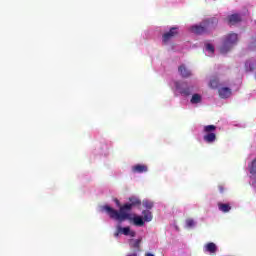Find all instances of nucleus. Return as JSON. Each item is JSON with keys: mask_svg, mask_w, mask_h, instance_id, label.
Masks as SVG:
<instances>
[{"mask_svg": "<svg viewBox=\"0 0 256 256\" xmlns=\"http://www.w3.org/2000/svg\"><path fill=\"white\" fill-rule=\"evenodd\" d=\"M190 103H192L193 105H196L197 103H201V95L199 94L192 95Z\"/></svg>", "mask_w": 256, "mask_h": 256, "instance_id": "obj_17", "label": "nucleus"}, {"mask_svg": "<svg viewBox=\"0 0 256 256\" xmlns=\"http://www.w3.org/2000/svg\"><path fill=\"white\" fill-rule=\"evenodd\" d=\"M216 130H217V126L215 125L204 126L203 131L206 134L203 136V140L206 143H215V141H217V134H215Z\"/></svg>", "mask_w": 256, "mask_h": 256, "instance_id": "obj_4", "label": "nucleus"}, {"mask_svg": "<svg viewBox=\"0 0 256 256\" xmlns=\"http://www.w3.org/2000/svg\"><path fill=\"white\" fill-rule=\"evenodd\" d=\"M206 251H208V253H217V245L213 242H209L206 245Z\"/></svg>", "mask_w": 256, "mask_h": 256, "instance_id": "obj_15", "label": "nucleus"}, {"mask_svg": "<svg viewBox=\"0 0 256 256\" xmlns=\"http://www.w3.org/2000/svg\"><path fill=\"white\" fill-rule=\"evenodd\" d=\"M207 51H210V53H215V47L211 44H206Z\"/></svg>", "mask_w": 256, "mask_h": 256, "instance_id": "obj_22", "label": "nucleus"}, {"mask_svg": "<svg viewBox=\"0 0 256 256\" xmlns=\"http://www.w3.org/2000/svg\"><path fill=\"white\" fill-rule=\"evenodd\" d=\"M238 41V36L235 33H230L226 36L222 47H220V53L225 55V53H229L231 51V47L235 45Z\"/></svg>", "mask_w": 256, "mask_h": 256, "instance_id": "obj_3", "label": "nucleus"}, {"mask_svg": "<svg viewBox=\"0 0 256 256\" xmlns=\"http://www.w3.org/2000/svg\"><path fill=\"white\" fill-rule=\"evenodd\" d=\"M127 256H137V253L128 254Z\"/></svg>", "mask_w": 256, "mask_h": 256, "instance_id": "obj_27", "label": "nucleus"}, {"mask_svg": "<svg viewBox=\"0 0 256 256\" xmlns=\"http://www.w3.org/2000/svg\"><path fill=\"white\" fill-rule=\"evenodd\" d=\"M142 215H143L144 221H146L147 223L153 221V213H151V211H149V210H144V211L142 212Z\"/></svg>", "mask_w": 256, "mask_h": 256, "instance_id": "obj_13", "label": "nucleus"}, {"mask_svg": "<svg viewBox=\"0 0 256 256\" xmlns=\"http://www.w3.org/2000/svg\"><path fill=\"white\" fill-rule=\"evenodd\" d=\"M210 87L212 89H217L219 87V79L218 78H214L210 81Z\"/></svg>", "mask_w": 256, "mask_h": 256, "instance_id": "obj_19", "label": "nucleus"}, {"mask_svg": "<svg viewBox=\"0 0 256 256\" xmlns=\"http://www.w3.org/2000/svg\"><path fill=\"white\" fill-rule=\"evenodd\" d=\"M177 35H179V28L171 27L168 32H165L162 35V42L164 43V45H167V43H169V41H171V39H175V37H177Z\"/></svg>", "mask_w": 256, "mask_h": 256, "instance_id": "obj_5", "label": "nucleus"}, {"mask_svg": "<svg viewBox=\"0 0 256 256\" xmlns=\"http://www.w3.org/2000/svg\"><path fill=\"white\" fill-rule=\"evenodd\" d=\"M149 168L145 164H137L132 167L133 173H147Z\"/></svg>", "mask_w": 256, "mask_h": 256, "instance_id": "obj_8", "label": "nucleus"}, {"mask_svg": "<svg viewBox=\"0 0 256 256\" xmlns=\"http://www.w3.org/2000/svg\"><path fill=\"white\" fill-rule=\"evenodd\" d=\"M218 209L222 213H229L231 211V204L218 202Z\"/></svg>", "mask_w": 256, "mask_h": 256, "instance_id": "obj_10", "label": "nucleus"}, {"mask_svg": "<svg viewBox=\"0 0 256 256\" xmlns=\"http://www.w3.org/2000/svg\"><path fill=\"white\" fill-rule=\"evenodd\" d=\"M218 93L221 99H229V97H231V89L229 87H222L218 89Z\"/></svg>", "mask_w": 256, "mask_h": 256, "instance_id": "obj_6", "label": "nucleus"}, {"mask_svg": "<svg viewBox=\"0 0 256 256\" xmlns=\"http://www.w3.org/2000/svg\"><path fill=\"white\" fill-rule=\"evenodd\" d=\"M142 205L145 209H153V202L149 200H143Z\"/></svg>", "mask_w": 256, "mask_h": 256, "instance_id": "obj_20", "label": "nucleus"}, {"mask_svg": "<svg viewBox=\"0 0 256 256\" xmlns=\"http://www.w3.org/2000/svg\"><path fill=\"white\" fill-rule=\"evenodd\" d=\"M119 228V233L122 235H130V237H135L136 233L135 231H131L130 227H118Z\"/></svg>", "mask_w": 256, "mask_h": 256, "instance_id": "obj_11", "label": "nucleus"}, {"mask_svg": "<svg viewBox=\"0 0 256 256\" xmlns=\"http://www.w3.org/2000/svg\"><path fill=\"white\" fill-rule=\"evenodd\" d=\"M214 23L216 25L217 19L212 18L208 20H204L200 25L192 26V33L196 35H203L209 31V29H213Z\"/></svg>", "mask_w": 256, "mask_h": 256, "instance_id": "obj_2", "label": "nucleus"}, {"mask_svg": "<svg viewBox=\"0 0 256 256\" xmlns=\"http://www.w3.org/2000/svg\"><path fill=\"white\" fill-rule=\"evenodd\" d=\"M120 234L121 232H119V227H118V231L114 233V237H119Z\"/></svg>", "mask_w": 256, "mask_h": 256, "instance_id": "obj_25", "label": "nucleus"}, {"mask_svg": "<svg viewBox=\"0 0 256 256\" xmlns=\"http://www.w3.org/2000/svg\"><path fill=\"white\" fill-rule=\"evenodd\" d=\"M227 21L229 25H237V23H241V15L232 14L227 17Z\"/></svg>", "mask_w": 256, "mask_h": 256, "instance_id": "obj_7", "label": "nucleus"}, {"mask_svg": "<svg viewBox=\"0 0 256 256\" xmlns=\"http://www.w3.org/2000/svg\"><path fill=\"white\" fill-rule=\"evenodd\" d=\"M186 226L191 228V227H195V220L189 218L186 220Z\"/></svg>", "mask_w": 256, "mask_h": 256, "instance_id": "obj_21", "label": "nucleus"}, {"mask_svg": "<svg viewBox=\"0 0 256 256\" xmlns=\"http://www.w3.org/2000/svg\"><path fill=\"white\" fill-rule=\"evenodd\" d=\"M192 89L190 87L184 88L180 91L181 95H184V97H189L192 93Z\"/></svg>", "mask_w": 256, "mask_h": 256, "instance_id": "obj_18", "label": "nucleus"}, {"mask_svg": "<svg viewBox=\"0 0 256 256\" xmlns=\"http://www.w3.org/2000/svg\"><path fill=\"white\" fill-rule=\"evenodd\" d=\"M218 189L220 193H225V187H223V185H219Z\"/></svg>", "mask_w": 256, "mask_h": 256, "instance_id": "obj_23", "label": "nucleus"}, {"mask_svg": "<svg viewBox=\"0 0 256 256\" xmlns=\"http://www.w3.org/2000/svg\"><path fill=\"white\" fill-rule=\"evenodd\" d=\"M132 220L136 227H143L145 225V220L141 216H135Z\"/></svg>", "mask_w": 256, "mask_h": 256, "instance_id": "obj_14", "label": "nucleus"}, {"mask_svg": "<svg viewBox=\"0 0 256 256\" xmlns=\"http://www.w3.org/2000/svg\"><path fill=\"white\" fill-rule=\"evenodd\" d=\"M129 203H126L120 207V212L111 208L109 205H105L102 207L103 211L108 213L110 219H114V221H119L123 223V221H131V214H129L134 207H140L141 199L133 196L128 199Z\"/></svg>", "mask_w": 256, "mask_h": 256, "instance_id": "obj_1", "label": "nucleus"}, {"mask_svg": "<svg viewBox=\"0 0 256 256\" xmlns=\"http://www.w3.org/2000/svg\"><path fill=\"white\" fill-rule=\"evenodd\" d=\"M245 69H246V71H255V69H256V62L247 61L245 63Z\"/></svg>", "mask_w": 256, "mask_h": 256, "instance_id": "obj_16", "label": "nucleus"}, {"mask_svg": "<svg viewBox=\"0 0 256 256\" xmlns=\"http://www.w3.org/2000/svg\"><path fill=\"white\" fill-rule=\"evenodd\" d=\"M114 202L116 203L117 207L121 209V202L119 201V199L115 198Z\"/></svg>", "mask_w": 256, "mask_h": 256, "instance_id": "obj_24", "label": "nucleus"}, {"mask_svg": "<svg viewBox=\"0 0 256 256\" xmlns=\"http://www.w3.org/2000/svg\"><path fill=\"white\" fill-rule=\"evenodd\" d=\"M145 256H155V255H153L152 253L148 252V253L145 254Z\"/></svg>", "mask_w": 256, "mask_h": 256, "instance_id": "obj_26", "label": "nucleus"}, {"mask_svg": "<svg viewBox=\"0 0 256 256\" xmlns=\"http://www.w3.org/2000/svg\"><path fill=\"white\" fill-rule=\"evenodd\" d=\"M141 241H143V239L139 238L136 240H130V247L132 249H136L137 251H141Z\"/></svg>", "mask_w": 256, "mask_h": 256, "instance_id": "obj_12", "label": "nucleus"}, {"mask_svg": "<svg viewBox=\"0 0 256 256\" xmlns=\"http://www.w3.org/2000/svg\"><path fill=\"white\" fill-rule=\"evenodd\" d=\"M178 72L184 79H187V77H191V71L185 67V64L179 66Z\"/></svg>", "mask_w": 256, "mask_h": 256, "instance_id": "obj_9", "label": "nucleus"}]
</instances>
